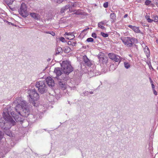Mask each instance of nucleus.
Wrapping results in <instances>:
<instances>
[{"instance_id":"1","label":"nucleus","mask_w":158,"mask_h":158,"mask_svg":"<svg viewBox=\"0 0 158 158\" xmlns=\"http://www.w3.org/2000/svg\"><path fill=\"white\" fill-rule=\"evenodd\" d=\"M10 114L17 122L19 121L20 119H19V115L15 114L14 112L13 111L10 113L8 110L7 112H3V116L4 119L9 123L11 125L13 126L15 124L16 122L10 116Z\"/></svg>"},{"instance_id":"2","label":"nucleus","mask_w":158,"mask_h":158,"mask_svg":"<svg viewBox=\"0 0 158 158\" xmlns=\"http://www.w3.org/2000/svg\"><path fill=\"white\" fill-rule=\"evenodd\" d=\"M27 98L30 102L34 106H37L35 105V102L39 98V96L38 93L35 89H29L27 90Z\"/></svg>"},{"instance_id":"3","label":"nucleus","mask_w":158,"mask_h":158,"mask_svg":"<svg viewBox=\"0 0 158 158\" xmlns=\"http://www.w3.org/2000/svg\"><path fill=\"white\" fill-rule=\"evenodd\" d=\"M61 66L64 73L67 75L73 70L70 62L67 60L63 61Z\"/></svg>"},{"instance_id":"4","label":"nucleus","mask_w":158,"mask_h":158,"mask_svg":"<svg viewBox=\"0 0 158 158\" xmlns=\"http://www.w3.org/2000/svg\"><path fill=\"white\" fill-rule=\"evenodd\" d=\"M35 86L38 88L39 92L42 94L46 93L47 91V87L45 80L36 82Z\"/></svg>"},{"instance_id":"5","label":"nucleus","mask_w":158,"mask_h":158,"mask_svg":"<svg viewBox=\"0 0 158 158\" xmlns=\"http://www.w3.org/2000/svg\"><path fill=\"white\" fill-rule=\"evenodd\" d=\"M123 44L128 47H131L135 43H137V39L134 37H127L121 38Z\"/></svg>"},{"instance_id":"6","label":"nucleus","mask_w":158,"mask_h":158,"mask_svg":"<svg viewBox=\"0 0 158 158\" xmlns=\"http://www.w3.org/2000/svg\"><path fill=\"white\" fill-rule=\"evenodd\" d=\"M64 78L62 79H59L58 78L56 77L57 78L58 85L59 87L62 90H64L65 89L67 88V85L66 81L67 77H66V75L64 74L62 75Z\"/></svg>"},{"instance_id":"7","label":"nucleus","mask_w":158,"mask_h":158,"mask_svg":"<svg viewBox=\"0 0 158 158\" xmlns=\"http://www.w3.org/2000/svg\"><path fill=\"white\" fill-rule=\"evenodd\" d=\"M26 5L25 3H23L21 4L19 9H18V11L19 14L22 17H26L28 15Z\"/></svg>"},{"instance_id":"8","label":"nucleus","mask_w":158,"mask_h":158,"mask_svg":"<svg viewBox=\"0 0 158 158\" xmlns=\"http://www.w3.org/2000/svg\"><path fill=\"white\" fill-rule=\"evenodd\" d=\"M17 102L18 104L15 106V109L16 111L19 114H20V112L19 110H21L22 108L25 106H26L27 105V102L25 101H20V99L19 98L17 99Z\"/></svg>"},{"instance_id":"9","label":"nucleus","mask_w":158,"mask_h":158,"mask_svg":"<svg viewBox=\"0 0 158 158\" xmlns=\"http://www.w3.org/2000/svg\"><path fill=\"white\" fill-rule=\"evenodd\" d=\"M108 56L109 58L113 60L115 62H118V64H119L121 61L120 56L113 53H109L108 54Z\"/></svg>"},{"instance_id":"10","label":"nucleus","mask_w":158,"mask_h":158,"mask_svg":"<svg viewBox=\"0 0 158 158\" xmlns=\"http://www.w3.org/2000/svg\"><path fill=\"white\" fill-rule=\"evenodd\" d=\"M24 107L22 108V110L19 114L23 117H27L30 114V110L27 106V103L26 106L24 105Z\"/></svg>"},{"instance_id":"11","label":"nucleus","mask_w":158,"mask_h":158,"mask_svg":"<svg viewBox=\"0 0 158 158\" xmlns=\"http://www.w3.org/2000/svg\"><path fill=\"white\" fill-rule=\"evenodd\" d=\"M98 58L99 59V61L100 62H102L103 64H106L107 62V58L106 57H104L103 53L101 52L99 53L98 56Z\"/></svg>"},{"instance_id":"12","label":"nucleus","mask_w":158,"mask_h":158,"mask_svg":"<svg viewBox=\"0 0 158 158\" xmlns=\"http://www.w3.org/2000/svg\"><path fill=\"white\" fill-rule=\"evenodd\" d=\"M45 81L46 82V84H47L49 86L52 87L54 85V80L51 77H47Z\"/></svg>"},{"instance_id":"13","label":"nucleus","mask_w":158,"mask_h":158,"mask_svg":"<svg viewBox=\"0 0 158 158\" xmlns=\"http://www.w3.org/2000/svg\"><path fill=\"white\" fill-rule=\"evenodd\" d=\"M83 61L85 65L90 66L91 65V63L89 60L88 58L86 56H84L83 57Z\"/></svg>"},{"instance_id":"14","label":"nucleus","mask_w":158,"mask_h":158,"mask_svg":"<svg viewBox=\"0 0 158 158\" xmlns=\"http://www.w3.org/2000/svg\"><path fill=\"white\" fill-rule=\"evenodd\" d=\"M64 35L66 39L69 40H73L75 38V36L73 34L70 32H65Z\"/></svg>"},{"instance_id":"15","label":"nucleus","mask_w":158,"mask_h":158,"mask_svg":"<svg viewBox=\"0 0 158 158\" xmlns=\"http://www.w3.org/2000/svg\"><path fill=\"white\" fill-rule=\"evenodd\" d=\"M54 73H56V77H58L62 74L61 69L59 67H57L55 69L54 71Z\"/></svg>"},{"instance_id":"16","label":"nucleus","mask_w":158,"mask_h":158,"mask_svg":"<svg viewBox=\"0 0 158 158\" xmlns=\"http://www.w3.org/2000/svg\"><path fill=\"white\" fill-rule=\"evenodd\" d=\"M30 15L34 19H40V17L39 14L35 13H30Z\"/></svg>"},{"instance_id":"17","label":"nucleus","mask_w":158,"mask_h":158,"mask_svg":"<svg viewBox=\"0 0 158 158\" xmlns=\"http://www.w3.org/2000/svg\"><path fill=\"white\" fill-rule=\"evenodd\" d=\"M116 15L114 13H111L110 15V19H111L112 22H114L116 19Z\"/></svg>"},{"instance_id":"18","label":"nucleus","mask_w":158,"mask_h":158,"mask_svg":"<svg viewBox=\"0 0 158 158\" xmlns=\"http://www.w3.org/2000/svg\"><path fill=\"white\" fill-rule=\"evenodd\" d=\"M68 8L69 7L67 6H64L63 8H62L60 10V14L62 15H64V12L66 10H67L68 9Z\"/></svg>"},{"instance_id":"19","label":"nucleus","mask_w":158,"mask_h":158,"mask_svg":"<svg viewBox=\"0 0 158 158\" xmlns=\"http://www.w3.org/2000/svg\"><path fill=\"white\" fill-rule=\"evenodd\" d=\"M144 52L147 58L149 56L150 50L148 47L146 46L144 48Z\"/></svg>"},{"instance_id":"20","label":"nucleus","mask_w":158,"mask_h":158,"mask_svg":"<svg viewBox=\"0 0 158 158\" xmlns=\"http://www.w3.org/2000/svg\"><path fill=\"white\" fill-rule=\"evenodd\" d=\"M133 30L136 33H140L142 34H143V33L141 32L140 31L139 29V27H138L135 26Z\"/></svg>"},{"instance_id":"21","label":"nucleus","mask_w":158,"mask_h":158,"mask_svg":"<svg viewBox=\"0 0 158 158\" xmlns=\"http://www.w3.org/2000/svg\"><path fill=\"white\" fill-rule=\"evenodd\" d=\"M71 50V48L69 47L66 46L63 48V51L65 53H68Z\"/></svg>"},{"instance_id":"22","label":"nucleus","mask_w":158,"mask_h":158,"mask_svg":"<svg viewBox=\"0 0 158 158\" xmlns=\"http://www.w3.org/2000/svg\"><path fill=\"white\" fill-rule=\"evenodd\" d=\"M6 3L9 6L12 4L15 0H4Z\"/></svg>"},{"instance_id":"23","label":"nucleus","mask_w":158,"mask_h":158,"mask_svg":"<svg viewBox=\"0 0 158 158\" xmlns=\"http://www.w3.org/2000/svg\"><path fill=\"white\" fill-rule=\"evenodd\" d=\"M68 44L69 45H71L73 46H74L76 44V42L73 41H69L68 42Z\"/></svg>"},{"instance_id":"24","label":"nucleus","mask_w":158,"mask_h":158,"mask_svg":"<svg viewBox=\"0 0 158 158\" xmlns=\"http://www.w3.org/2000/svg\"><path fill=\"white\" fill-rule=\"evenodd\" d=\"M124 65L125 67L127 69L129 68L130 66V65L129 63L126 62H124Z\"/></svg>"},{"instance_id":"25","label":"nucleus","mask_w":158,"mask_h":158,"mask_svg":"<svg viewBox=\"0 0 158 158\" xmlns=\"http://www.w3.org/2000/svg\"><path fill=\"white\" fill-rule=\"evenodd\" d=\"M62 51V48L60 47H59L57 48L56 51V53L57 54H59L61 51Z\"/></svg>"},{"instance_id":"26","label":"nucleus","mask_w":158,"mask_h":158,"mask_svg":"<svg viewBox=\"0 0 158 158\" xmlns=\"http://www.w3.org/2000/svg\"><path fill=\"white\" fill-rule=\"evenodd\" d=\"M5 133L7 135H8L10 136H12V134H11V132L10 131V130H8L7 131H6L5 132Z\"/></svg>"},{"instance_id":"27","label":"nucleus","mask_w":158,"mask_h":158,"mask_svg":"<svg viewBox=\"0 0 158 158\" xmlns=\"http://www.w3.org/2000/svg\"><path fill=\"white\" fill-rule=\"evenodd\" d=\"M101 35L103 37H106L108 36V35L107 33H105L103 32L101 33Z\"/></svg>"},{"instance_id":"28","label":"nucleus","mask_w":158,"mask_h":158,"mask_svg":"<svg viewBox=\"0 0 158 158\" xmlns=\"http://www.w3.org/2000/svg\"><path fill=\"white\" fill-rule=\"evenodd\" d=\"M151 1L149 0H146L145 2V4L146 6H148L151 3Z\"/></svg>"},{"instance_id":"29","label":"nucleus","mask_w":158,"mask_h":158,"mask_svg":"<svg viewBox=\"0 0 158 158\" xmlns=\"http://www.w3.org/2000/svg\"><path fill=\"white\" fill-rule=\"evenodd\" d=\"M86 41L88 42H93L94 41V39L92 38H89L87 39Z\"/></svg>"},{"instance_id":"30","label":"nucleus","mask_w":158,"mask_h":158,"mask_svg":"<svg viewBox=\"0 0 158 158\" xmlns=\"http://www.w3.org/2000/svg\"><path fill=\"white\" fill-rule=\"evenodd\" d=\"M153 21L155 22H158V17L157 16H155L153 17Z\"/></svg>"},{"instance_id":"31","label":"nucleus","mask_w":158,"mask_h":158,"mask_svg":"<svg viewBox=\"0 0 158 158\" xmlns=\"http://www.w3.org/2000/svg\"><path fill=\"white\" fill-rule=\"evenodd\" d=\"M98 25L99 27H100L102 29H103L105 28V27L104 26H102V25L100 24V23H98Z\"/></svg>"},{"instance_id":"32","label":"nucleus","mask_w":158,"mask_h":158,"mask_svg":"<svg viewBox=\"0 0 158 158\" xmlns=\"http://www.w3.org/2000/svg\"><path fill=\"white\" fill-rule=\"evenodd\" d=\"M108 2H106L103 4V6L105 8H107L108 7Z\"/></svg>"},{"instance_id":"33","label":"nucleus","mask_w":158,"mask_h":158,"mask_svg":"<svg viewBox=\"0 0 158 158\" xmlns=\"http://www.w3.org/2000/svg\"><path fill=\"white\" fill-rule=\"evenodd\" d=\"M74 14H76V15H81V12L79 10H77L76 12L74 13Z\"/></svg>"},{"instance_id":"34","label":"nucleus","mask_w":158,"mask_h":158,"mask_svg":"<svg viewBox=\"0 0 158 158\" xmlns=\"http://www.w3.org/2000/svg\"><path fill=\"white\" fill-rule=\"evenodd\" d=\"M55 1L58 3L60 4L62 3L64 0H55Z\"/></svg>"},{"instance_id":"35","label":"nucleus","mask_w":158,"mask_h":158,"mask_svg":"<svg viewBox=\"0 0 158 158\" xmlns=\"http://www.w3.org/2000/svg\"><path fill=\"white\" fill-rule=\"evenodd\" d=\"M92 36L95 38H97V37L96 34L94 33H92Z\"/></svg>"},{"instance_id":"36","label":"nucleus","mask_w":158,"mask_h":158,"mask_svg":"<svg viewBox=\"0 0 158 158\" xmlns=\"http://www.w3.org/2000/svg\"><path fill=\"white\" fill-rule=\"evenodd\" d=\"M60 40L62 41V42H64L65 41V39L63 37H61L60 38Z\"/></svg>"},{"instance_id":"37","label":"nucleus","mask_w":158,"mask_h":158,"mask_svg":"<svg viewBox=\"0 0 158 158\" xmlns=\"http://www.w3.org/2000/svg\"><path fill=\"white\" fill-rule=\"evenodd\" d=\"M147 20L148 23H152L153 21V20L151 19L150 18L149 19H148Z\"/></svg>"},{"instance_id":"38","label":"nucleus","mask_w":158,"mask_h":158,"mask_svg":"<svg viewBox=\"0 0 158 158\" xmlns=\"http://www.w3.org/2000/svg\"><path fill=\"white\" fill-rule=\"evenodd\" d=\"M128 27H130V28L132 29V30H133V29L134 28V27H135V26H133L131 25H128Z\"/></svg>"},{"instance_id":"39","label":"nucleus","mask_w":158,"mask_h":158,"mask_svg":"<svg viewBox=\"0 0 158 158\" xmlns=\"http://www.w3.org/2000/svg\"><path fill=\"white\" fill-rule=\"evenodd\" d=\"M154 94L155 95H156L157 94V93L156 91L155 90V89H152Z\"/></svg>"},{"instance_id":"40","label":"nucleus","mask_w":158,"mask_h":158,"mask_svg":"<svg viewBox=\"0 0 158 158\" xmlns=\"http://www.w3.org/2000/svg\"><path fill=\"white\" fill-rule=\"evenodd\" d=\"M50 34L52 35H55V33L52 31L50 32Z\"/></svg>"},{"instance_id":"41","label":"nucleus","mask_w":158,"mask_h":158,"mask_svg":"<svg viewBox=\"0 0 158 158\" xmlns=\"http://www.w3.org/2000/svg\"><path fill=\"white\" fill-rule=\"evenodd\" d=\"M99 23H100V24H101L102 25H105L106 24V23L104 22L103 21L100 22Z\"/></svg>"},{"instance_id":"42","label":"nucleus","mask_w":158,"mask_h":158,"mask_svg":"<svg viewBox=\"0 0 158 158\" xmlns=\"http://www.w3.org/2000/svg\"><path fill=\"white\" fill-rule=\"evenodd\" d=\"M2 132L0 131V140L2 138Z\"/></svg>"},{"instance_id":"43","label":"nucleus","mask_w":158,"mask_h":158,"mask_svg":"<svg viewBox=\"0 0 158 158\" xmlns=\"http://www.w3.org/2000/svg\"><path fill=\"white\" fill-rule=\"evenodd\" d=\"M145 18L147 19V20H148V19L150 18V16L149 15H146L145 16Z\"/></svg>"},{"instance_id":"44","label":"nucleus","mask_w":158,"mask_h":158,"mask_svg":"<svg viewBox=\"0 0 158 158\" xmlns=\"http://www.w3.org/2000/svg\"><path fill=\"white\" fill-rule=\"evenodd\" d=\"M151 85H152V89H155L154 85L153 83H152L151 84Z\"/></svg>"},{"instance_id":"45","label":"nucleus","mask_w":158,"mask_h":158,"mask_svg":"<svg viewBox=\"0 0 158 158\" xmlns=\"http://www.w3.org/2000/svg\"><path fill=\"white\" fill-rule=\"evenodd\" d=\"M149 80H150V83H151V84L152 83V82H153V81H152V80L151 79V78L150 77H149Z\"/></svg>"},{"instance_id":"46","label":"nucleus","mask_w":158,"mask_h":158,"mask_svg":"<svg viewBox=\"0 0 158 158\" xmlns=\"http://www.w3.org/2000/svg\"><path fill=\"white\" fill-rule=\"evenodd\" d=\"M128 16V14H126L124 16V18H126Z\"/></svg>"},{"instance_id":"47","label":"nucleus","mask_w":158,"mask_h":158,"mask_svg":"<svg viewBox=\"0 0 158 158\" xmlns=\"http://www.w3.org/2000/svg\"><path fill=\"white\" fill-rule=\"evenodd\" d=\"M44 32L45 33H47V34H50V32H49V31H45Z\"/></svg>"},{"instance_id":"48","label":"nucleus","mask_w":158,"mask_h":158,"mask_svg":"<svg viewBox=\"0 0 158 158\" xmlns=\"http://www.w3.org/2000/svg\"><path fill=\"white\" fill-rule=\"evenodd\" d=\"M89 29V28H86L85 29H84V30H83L82 32L84 31H86L87 30Z\"/></svg>"},{"instance_id":"49","label":"nucleus","mask_w":158,"mask_h":158,"mask_svg":"<svg viewBox=\"0 0 158 158\" xmlns=\"http://www.w3.org/2000/svg\"><path fill=\"white\" fill-rule=\"evenodd\" d=\"M89 94H92L94 93L92 91L89 92Z\"/></svg>"},{"instance_id":"50","label":"nucleus","mask_w":158,"mask_h":158,"mask_svg":"<svg viewBox=\"0 0 158 158\" xmlns=\"http://www.w3.org/2000/svg\"><path fill=\"white\" fill-rule=\"evenodd\" d=\"M153 1H154V2H156V4H157V0H154Z\"/></svg>"},{"instance_id":"51","label":"nucleus","mask_w":158,"mask_h":158,"mask_svg":"<svg viewBox=\"0 0 158 158\" xmlns=\"http://www.w3.org/2000/svg\"><path fill=\"white\" fill-rule=\"evenodd\" d=\"M12 24V23H9V24L10 25V24Z\"/></svg>"},{"instance_id":"52","label":"nucleus","mask_w":158,"mask_h":158,"mask_svg":"<svg viewBox=\"0 0 158 158\" xmlns=\"http://www.w3.org/2000/svg\"><path fill=\"white\" fill-rule=\"evenodd\" d=\"M157 70H158V67H157Z\"/></svg>"}]
</instances>
